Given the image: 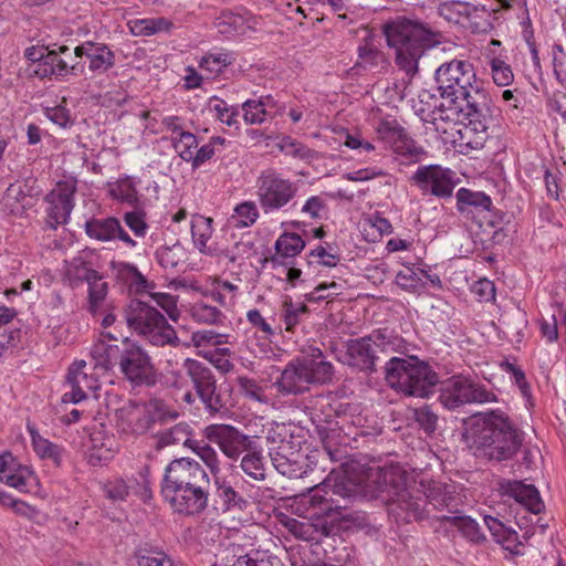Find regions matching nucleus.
I'll return each instance as SVG.
<instances>
[{
  "instance_id": "f257e3e1",
  "label": "nucleus",
  "mask_w": 566,
  "mask_h": 566,
  "mask_svg": "<svg viewBox=\"0 0 566 566\" xmlns=\"http://www.w3.org/2000/svg\"><path fill=\"white\" fill-rule=\"evenodd\" d=\"M371 481L378 484L379 499L388 505L389 514L397 520L410 522L427 517L441 521L444 510L454 515L460 499L453 484L430 482L408 484L406 472L400 467L379 468Z\"/></svg>"
},
{
  "instance_id": "f03ea898",
  "label": "nucleus",
  "mask_w": 566,
  "mask_h": 566,
  "mask_svg": "<svg viewBox=\"0 0 566 566\" xmlns=\"http://www.w3.org/2000/svg\"><path fill=\"white\" fill-rule=\"evenodd\" d=\"M464 437L483 457L497 462L511 459L522 446L521 434L499 411L472 416Z\"/></svg>"
},
{
  "instance_id": "7ed1b4c3",
  "label": "nucleus",
  "mask_w": 566,
  "mask_h": 566,
  "mask_svg": "<svg viewBox=\"0 0 566 566\" xmlns=\"http://www.w3.org/2000/svg\"><path fill=\"white\" fill-rule=\"evenodd\" d=\"M388 46L396 51V64L410 78L419 71L427 52L440 43L438 32L423 23L398 18L384 28Z\"/></svg>"
},
{
  "instance_id": "20e7f679",
  "label": "nucleus",
  "mask_w": 566,
  "mask_h": 566,
  "mask_svg": "<svg viewBox=\"0 0 566 566\" xmlns=\"http://www.w3.org/2000/svg\"><path fill=\"white\" fill-rule=\"evenodd\" d=\"M434 81L441 98L453 104L464 102L467 107L491 98L473 65L465 60L442 63L434 72Z\"/></svg>"
},
{
  "instance_id": "39448f33",
  "label": "nucleus",
  "mask_w": 566,
  "mask_h": 566,
  "mask_svg": "<svg viewBox=\"0 0 566 566\" xmlns=\"http://www.w3.org/2000/svg\"><path fill=\"white\" fill-rule=\"evenodd\" d=\"M332 378L333 365L326 361L321 349L316 348L310 356L291 360L273 386L282 396H297L307 391L311 385L326 384Z\"/></svg>"
},
{
  "instance_id": "423d86ee",
  "label": "nucleus",
  "mask_w": 566,
  "mask_h": 566,
  "mask_svg": "<svg viewBox=\"0 0 566 566\" xmlns=\"http://www.w3.org/2000/svg\"><path fill=\"white\" fill-rule=\"evenodd\" d=\"M386 380L407 397L427 398L439 382L438 374L416 357H391L386 364Z\"/></svg>"
},
{
  "instance_id": "0eeeda50",
  "label": "nucleus",
  "mask_w": 566,
  "mask_h": 566,
  "mask_svg": "<svg viewBox=\"0 0 566 566\" xmlns=\"http://www.w3.org/2000/svg\"><path fill=\"white\" fill-rule=\"evenodd\" d=\"M178 417L179 412L160 399L145 403L128 400L115 410L116 426L126 434H144L156 423L168 424Z\"/></svg>"
},
{
  "instance_id": "6e6552de",
  "label": "nucleus",
  "mask_w": 566,
  "mask_h": 566,
  "mask_svg": "<svg viewBox=\"0 0 566 566\" xmlns=\"http://www.w3.org/2000/svg\"><path fill=\"white\" fill-rule=\"evenodd\" d=\"M125 318L129 328L154 346L178 347L180 345L175 328L168 324L165 316L144 301H130L125 312Z\"/></svg>"
},
{
  "instance_id": "1a4fd4ad",
  "label": "nucleus",
  "mask_w": 566,
  "mask_h": 566,
  "mask_svg": "<svg viewBox=\"0 0 566 566\" xmlns=\"http://www.w3.org/2000/svg\"><path fill=\"white\" fill-rule=\"evenodd\" d=\"M492 98L465 107L467 123L457 129L458 138H453L461 153L482 149L489 138V128L494 120Z\"/></svg>"
},
{
  "instance_id": "9d476101",
  "label": "nucleus",
  "mask_w": 566,
  "mask_h": 566,
  "mask_svg": "<svg viewBox=\"0 0 566 566\" xmlns=\"http://www.w3.org/2000/svg\"><path fill=\"white\" fill-rule=\"evenodd\" d=\"M439 400L447 409L454 410L467 403L495 401L496 396L475 380L458 375L442 384Z\"/></svg>"
},
{
  "instance_id": "9b49d317",
  "label": "nucleus",
  "mask_w": 566,
  "mask_h": 566,
  "mask_svg": "<svg viewBox=\"0 0 566 566\" xmlns=\"http://www.w3.org/2000/svg\"><path fill=\"white\" fill-rule=\"evenodd\" d=\"M259 203L265 213L284 208L296 196L298 187L273 169L261 172L256 180Z\"/></svg>"
},
{
  "instance_id": "f8f14e48",
  "label": "nucleus",
  "mask_w": 566,
  "mask_h": 566,
  "mask_svg": "<svg viewBox=\"0 0 566 566\" xmlns=\"http://www.w3.org/2000/svg\"><path fill=\"white\" fill-rule=\"evenodd\" d=\"M394 350L392 342L384 334L376 333L370 336L352 339L347 343L344 363L360 371H373L379 354Z\"/></svg>"
},
{
  "instance_id": "ddd939ff",
  "label": "nucleus",
  "mask_w": 566,
  "mask_h": 566,
  "mask_svg": "<svg viewBox=\"0 0 566 566\" xmlns=\"http://www.w3.org/2000/svg\"><path fill=\"white\" fill-rule=\"evenodd\" d=\"M182 366L205 409L210 415H216L224 409L226 402L223 396L217 390V380L212 369L205 363L192 358H186Z\"/></svg>"
},
{
  "instance_id": "4468645a",
  "label": "nucleus",
  "mask_w": 566,
  "mask_h": 566,
  "mask_svg": "<svg viewBox=\"0 0 566 566\" xmlns=\"http://www.w3.org/2000/svg\"><path fill=\"white\" fill-rule=\"evenodd\" d=\"M376 472H371L365 484L354 483L350 480H340L333 485L324 483L322 486L315 489L312 495V503L326 505V510L332 509V504L335 503L336 507H342L338 500L335 496L343 497L344 500H355L357 497H365L368 500L379 499L378 484H375L371 479Z\"/></svg>"
},
{
  "instance_id": "2eb2a0df",
  "label": "nucleus",
  "mask_w": 566,
  "mask_h": 566,
  "mask_svg": "<svg viewBox=\"0 0 566 566\" xmlns=\"http://www.w3.org/2000/svg\"><path fill=\"white\" fill-rule=\"evenodd\" d=\"M119 370L133 386H153L156 382L155 369L150 357L139 345L126 343Z\"/></svg>"
},
{
  "instance_id": "dca6fc26",
  "label": "nucleus",
  "mask_w": 566,
  "mask_h": 566,
  "mask_svg": "<svg viewBox=\"0 0 566 566\" xmlns=\"http://www.w3.org/2000/svg\"><path fill=\"white\" fill-rule=\"evenodd\" d=\"M76 191V180L69 178L59 181L56 186L46 195V224L51 229L66 223L74 208V193Z\"/></svg>"
},
{
  "instance_id": "f3484780",
  "label": "nucleus",
  "mask_w": 566,
  "mask_h": 566,
  "mask_svg": "<svg viewBox=\"0 0 566 566\" xmlns=\"http://www.w3.org/2000/svg\"><path fill=\"white\" fill-rule=\"evenodd\" d=\"M454 172L437 165L420 166L411 180L422 190L439 198H450L457 185Z\"/></svg>"
},
{
  "instance_id": "a211bd4d",
  "label": "nucleus",
  "mask_w": 566,
  "mask_h": 566,
  "mask_svg": "<svg viewBox=\"0 0 566 566\" xmlns=\"http://www.w3.org/2000/svg\"><path fill=\"white\" fill-rule=\"evenodd\" d=\"M206 437L210 442L219 446L220 450L230 459H238L248 448L249 437L232 426L212 424L206 428Z\"/></svg>"
},
{
  "instance_id": "6ab92c4d",
  "label": "nucleus",
  "mask_w": 566,
  "mask_h": 566,
  "mask_svg": "<svg viewBox=\"0 0 566 566\" xmlns=\"http://www.w3.org/2000/svg\"><path fill=\"white\" fill-rule=\"evenodd\" d=\"M86 361L81 360L74 363L67 373L66 386L70 388L62 398L63 402L77 403L84 400L90 392H94L99 388L98 380L88 375L84 369Z\"/></svg>"
},
{
  "instance_id": "aec40b11",
  "label": "nucleus",
  "mask_w": 566,
  "mask_h": 566,
  "mask_svg": "<svg viewBox=\"0 0 566 566\" xmlns=\"http://www.w3.org/2000/svg\"><path fill=\"white\" fill-rule=\"evenodd\" d=\"M209 486L198 485L192 490L165 496L172 510L186 516L201 514L208 506Z\"/></svg>"
},
{
  "instance_id": "412c9836",
  "label": "nucleus",
  "mask_w": 566,
  "mask_h": 566,
  "mask_svg": "<svg viewBox=\"0 0 566 566\" xmlns=\"http://www.w3.org/2000/svg\"><path fill=\"white\" fill-rule=\"evenodd\" d=\"M210 483L206 470L195 460L176 459L166 468L163 483Z\"/></svg>"
},
{
  "instance_id": "4be33fe9",
  "label": "nucleus",
  "mask_w": 566,
  "mask_h": 566,
  "mask_svg": "<svg viewBox=\"0 0 566 566\" xmlns=\"http://www.w3.org/2000/svg\"><path fill=\"white\" fill-rule=\"evenodd\" d=\"M499 492L514 499L534 514L542 511L543 502L533 484H526L521 480H502L499 482Z\"/></svg>"
},
{
  "instance_id": "5701e85b",
  "label": "nucleus",
  "mask_w": 566,
  "mask_h": 566,
  "mask_svg": "<svg viewBox=\"0 0 566 566\" xmlns=\"http://www.w3.org/2000/svg\"><path fill=\"white\" fill-rule=\"evenodd\" d=\"M75 56L88 61V70L96 74H104L115 65V54L103 43L85 42L75 48Z\"/></svg>"
},
{
  "instance_id": "b1692460",
  "label": "nucleus",
  "mask_w": 566,
  "mask_h": 566,
  "mask_svg": "<svg viewBox=\"0 0 566 566\" xmlns=\"http://www.w3.org/2000/svg\"><path fill=\"white\" fill-rule=\"evenodd\" d=\"M86 234L98 241H109L119 239L129 247H135L136 242L120 227L116 218L93 219L85 224Z\"/></svg>"
},
{
  "instance_id": "393cba45",
  "label": "nucleus",
  "mask_w": 566,
  "mask_h": 566,
  "mask_svg": "<svg viewBox=\"0 0 566 566\" xmlns=\"http://www.w3.org/2000/svg\"><path fill=\"white\" fill-rule=\"evenodd\" d=\"M49 63L54 69V77L62 78L69 74L76 75L77 72L82 71V66L75 59V50L72 52L66 45H60L57 49L46 50Z\"/></svg>"
},
{
  "instance_id": "a878e982",
  "label": "nucleus",
  "mask_w": 566,
  "mask_h": 566,
  "mask_svg": "<svg viewBox=\"0 0 566 566\" xmlns=\"http://www.w3.org/2000/svg\"><path fill=\"white\" fill-rule=\"evenodd\" d=\"M438 12L447 21L461 24L480 17V13H486V10L469 2L446 1L439 4Z\"/></svg>"
},
{
  "instance_id": "bb28decb",
  "label": "nucleus",
  "mask_w": 566,
  "mask_h": 566,
  "mask_svg": "<svg viewBox=\"0 0 566 566\" xmlns=\"http://www.w3.org/2000/svg\"><path fill=\"white\" fill-rule=\"evenodd\" d=\"M124 347L112 344L105 339H98L91 348V357L94 360L95 368L105 371L112 370L116 365L119 366Z\"/></svg>"
},
{
  "instance_id": "cd10ccee",
  "label": "nucleus",
  "mask_w": 566,
  "mask_h": 566,
  "mask_svg": "<svg viewBox=\"0 0 566 566\" xmlns=\"http://www.w3.org/2000/svg\"><path fill=\"white\" fill-rule=\"evenodd\" d=\"M463 111L461 103L449 105L440 103L434 105L433 109L427 114L422 119L434 126L437 132L447 133L448 128L458 124L459 115Z\"/></svg>"
},
{
  "instance_id": "c85d7f7f",
  "label": "nucleus",
  "mask_w": 566,
  "mask_h": 566,
  "mask_svg": "<svg viewBox=\"0 0 566 566\" xmlns=\"http://www.w3.org/2000/svg\"><path fill=\"white\" fill-rule=\"evenodd\" d=\"M357 52L358 60L356 62V66L358 67L368 70L374 73H381L389 65L384 52L378 50L368 38H366L364 42L358 46Z\"/></svg>"
},
{
  "instance_id": "c756f323",
  "label": "nucleus",
  "mask_w": 566,
  "mask_h": 566,
  "mask_svg": "<svg viewBox=\"0 0 566 566\" xmlns=\"http://www.w3.org/2000/svg\"><path fill=\"white\" fill-rule=\"evenodd\" d=\"M103 490L112 501H125L130 494H139L143 492L145 497L150 496L146 481L140 485L134 479H115L104 484Z\"/></svg>"
},
{
  "instance_id": "7c9ffc66",
  "label": "nucleus",
  "mask_w": 566,
  "mask_h": 566,
  "mask_svg": "<svg viewBox=\"0 0 566 566\" xmlns=\"http://www.w3.org/2000/svg\"><path fill=\"white\" fill-rule=\"evenodd\" d=\"M3 209L13 216H23L32 206V197L27 195L19 184H11L2 199Z\"/></svg>"
},
{
  "instance_id": "2f4dec72",
  "label": "nucleus",
  "mask_w": 566,
  "mask_h": 566,
  "mask_svg": "<svg viewBox=\"0 0 566 566\" xmlns=\"http://www.w3.org/2000/svg\"><path fill=\"white\" fill-rule=\"evenodd\" d=\"M212 222V218L203 217L201 214H193L191 218L192 242L195 247L205 254L211 253V250L208 247V241L211 239L213 233Z\"/></svg>"
},
{
  "instance_id": "473e14b6",
  "label": "nucleus",
  "mask_w": 566,
  "mask_h": 566,
  "mask_svg": "<svg viewBox=\"0 0 566 566\" xmlns=\"http://www.w3.org/2000/svg\"><path fill=\"white\" fill-rule=\"evenodd\" d=\"M442 522L450 523L451 526L455 527L467 539L472 543H480L484 539V535L479 524L467 515L455 513L454 515L443 514L441 517Z\"/></svg>"
},
{
  "instance_id": "72a5a7b5",
  "label": "nucleus",
  "mask_w": 566,
  "mask_h": 566,
  "mask_svg": "<svg viewBox=\"0 0 566 566\" xmlns=\"http://www.w3.org/2000/svg\"><path fill=\"white\" fill-rule=\"evenodd\" d=\"M172 27V22L164 17L136 19L129 22L132 33L137 36H149L160 32H169Z\"/></svg>"
},
{
  "instance_id": "f704fd0d",
  "label": "nucleus",
  "mask_w": 566,
  "mask_h": 566,
  "mask_svg": "<svg viewBox=\"0 0 566 566\" xmlns=\"http://www.w3.org/2000/svg\"><path fill=\"white\" fill-rule=\"evenodd\" d=\"M191 434V427L187 422H178L175 426L160 431L157 434V444L160 448L182 443L189 448L195 440L189 437Z\"/></svg>"
},
{
  "instance_id": "c9c22d12",
  "label": "nucleus",
  "mask_w": 566,
  "mask_h": 566,
  "mask_svg": "<svg viewBox=\"0 0 566 566\" xmlns=\"http://www.w3.org/2000/svg\"><path fill=\"white\" fill-rule=\"evenodd\" d=\"M214 485L217 495L222 501L224 511L243 510L247 507L248 501L224 479L216 476Z\"/></svg>"
},
{
  "instance_id": "e433bc0d",
  "label": "nucleus",
  "mask_w": 566,
  "mask_h": 566,
  "mask_svg": "<svg viewBox=\"0 0 566 566\" xmlns=\"http://www.w3.org/2000/svg\"><path fill=\"white\" fill-rule=\"evenodd\" d=\"M96 273L98 272L92 269L90 262H87L83 255H77L66 261L65 276L72 284L93 280Z\"/></svg>"
},
{
  "instance_id": "4c0bfd02",
  "label": "nucleus",
  "mask_w": 566,
  "mask_h": 566,
  "mask_svg": "<svg viewBox=\"0 0 566 566\" xmlns=\"http://www.w3.org/2000/svg\"><path fill=\"white\" fill-rule=\"evenodd\" d=\"M134 557L137 566H174L172 560L166 553L148 547H138L134 553Z\"/></svg>"
},
{
  "instance_id": "58836bf2",
  "label": "nucleus",
  "mask_w": 566,
  "mask_h": 566,
  "mask_svg": "<svg viewBox=\"0 0 566 566\" xmlns=\"http://www.w3.org/2000/svg\"><path fill=\"white\" fill-rule=\"evenodd\" d=\"M240 468L253 481L261 482L266 478L263 458L258 452H249L241 459Z\"/></svg>"
},
{
  "instance_id": "ea45409f",
  "label": "nucleus",
  "mask_w": 566,
  "mask_h": 566,
  "mask_svg": "<svg viewBox=\"0 0 566 566\" xmlns=\"http://www.w3.org/2000/svg\"><path fill=\"white\" fill-rule=\"evenodd\" d=\"M214 27L219 33L227 36L243 33L244 31V19L239 14L232 12H222L214 20Z\"/></svg>"
},
{
  "instance_id": "a19ab883",
  "label": "nucleus",
  "mask_w": 566,
  "mask_h": 566,
  "mask_svg": "<svg viewBox=\"0 0 566 566\" xmlns=\"http://www.w3.org/2000/svg\"><path fill=\"white\" fill-rule=\"evenodd\" d=\"M189 448L202 460L216 478L220 472V461L217 451L209 443L197 440L189 444Z\"/></svg>"
},
{
  "instance_id": "79ce46f5",
  "label": "nucleus",
  "mask_w": 566,
  "mask_h": 566,
  "mask_svg": "<svg viewBox=\"0 0 566 566\" xmlns=\"http://www.w3.org/2000/svg\"><path fill=\"white\" fill-rule=\"evenodd\" d=\"M86 283L88 285V311L95 314L107 295L108 285L103 282V276L99 273H96L94 279Z\"/></svg>"
},
{
  "instance_id": "37998d69",
  "label": "nucleus",
  "mask_w": 566,
  "mask_h": 566,
  "mask_svg": "<svg viewBox=\"0 0 566 566\" xmlns=\"http://www.w3.org/2000/svg\"><path fill=\"white\" fill-rule=\"evenodd\" d=\"M458 208L464 210V206H473L483 210H490L492 205L491 198L483 192H474L465 188H461L457 192Z\"/></svg>"
},
{
  "instance_id": "c03bdc74",
  "label": "nucleus",
  "mask_w": 566,
  "mask_h": 566,
  "mask_svg": "<svg viewBox=\"0 0 566 566\" xmlns=\"http://www.w3.org/2000/svg\"><path fill=\"white\" fill-rule=\"evenodd\" d=\"M304 247L305 242L296 233H284L275 242V249L283 258L297 255Z\"/></svg>"
},
{
  "instance_id": "a18cd8bd",
  "label": "nucleus",
  "mask_w": 566,
  "mask_h": 566,
  "mask_svg": "<svg viewBox=\"0 0 566 566\" xmlns=\"http://www.w3.org/2000/svg\"><path fill=\"white\" fill-rule=\"evenodd\" d=\"M191 316L196 322L202 324H220L223 318L220 310L205 302H197L192 305Z\"/></svg>"
},
{
  "instance_id": "49530a36",
  "label": "nucleus",
  "mask_w": 566,
  "mask_h": 566,
  "mask_svg": "<svg viewBox=\"0 0 566 566\" xmlns=\"http://www.w3.org/2000/svg\"><path fill=\"white\" fill-rule=\"evenodd\" d=\"M238 386L240 392L248 399L268 405L270 399L265 395L264 388L254 379L248 377H239Z\"/></svg>"
},
{
  "instance_id": "de8ad7c7",
  "label": "nucleus",
  "mask_w": 566,
  "mask_h": 566,
  "mask_svg": "<svg viewBox=\"0 0 566 566\" xmlns=\"http://www.w3.org/2000/svg\"><path fill=\"white\" fill-rule=\"evenodd\" d=\"M287 449V446L269 447V455L271 458L273 467L282 475L293 476L296 474L294 463L283 453V450Z\"/></svg>"
},
{
  "instance_id": "09e8293b",
  "label": "nucleus",
  "mask_w": 566,
  "mask_h": 566,
  "mask_svg": "<svg viewBox=\"0 0 566 566\" xmlns=\"http://www.w3.org/2000/svg\"><path fill=\"white\" fill-rule=\"evenodd\" d=\"M259 218L256 205L253 201H244L234 208L231 219L239 227H250Z\"/></svg>"
},
{
  "instance_id": "8fccbe9b",
  "label": "nucleus",
  "mask_w": 566,
  "mask_h": 566,
  "mask_svg": "<svg viewBox=\"0 0 566 566\" xmlns=\"http://www.w3.org/2000/svg\"><path fill=\"white\" fill-rule=\"evenodd\" d=\"M198 147L197 137L189 132H180L179 137L174 139V148L179 156L190 161L193 158V149Z\"/></svg>"
},
{
  "instance_id": "3c124183",
  "label": "nucleus",
  "mask_w": 566,
  "mask_h": 566,
  "mask_svg": "<svg viewBox=\"0 0 566 566\" xmlns=\"http://www.w3.org/2000/svg\"><path fill=\"white\" fill-rule=\"evenodd\" d=\"M308 312L305 304H295L291 300L283 303V319L286 331L292 332L300 323L301 317Z\"/></svg>"
},
{
  "instance_id": "603ef678",
  "label": "nucleus",
  "mask_w": 566,
  "mask_h": 566,
  "mask_svg": "<svg viewBox=\"0 0 566 566\" xmlns=\"http://www.w3.org/2000/svg\"><path fill=\"white\" fill-rule=\"evenodd\" d=\"M265 106L266 103L262 99H248L244 102L242 105L244 120L249 124H262L268 114Z\"/></svg>"
},
{
  "instance_id": "864d4df0",
  "label": "nucleus",
  "mask_w": 566,
  "mask_h": 566,
  "mask_svg": "<svg viewBox=\"0 0 566 566\" xmlns=\"http://www.w3.org/2000/svg\"><path fill=\"white\" fill-rule=\"evenodd\" d=\"M490 64L492 77L496 85L507 86L513 82L512 69L505 61L500 57H493Z\"/></svg>"
},
{
  "instance_id": "5fc2aeb1",
  "label": "nucleus",
  "mask_w": 566,
  "mask_h": 566,
  "mask_svg": "<svg viewBox=\"0 0 566 566\" xmlns=\"http://www.w3.org/2000/svg\"><path fill=\"white\" fill-rule=\"evenodd\" d=\"M32 442L35 452L42 459H51L55 464H60L61 453L60 448L56 444H53L52 442L40 437L39 434H32Z\"/></svg>"
},
{
  "instance_id": "6e6d98bb",
  "label": "nucleus",
  "mask_w": 566,
  "mask_h": 566,
  "mask_svg": "<svg viewBox=\"0 0 566 566\" xmlns=\"http://www.w3.org/2000/svg\"><path fill=\"white\" fill-rule=\"evenodd\" d=\"M184 252L179 244L164 247L157 251L159 264L165 269H176L182 261Z\"/></svg>"
},
{
  "instance_id": "4d7b16f0",
  "label": "nucleus",
  "mask_w": 566,
  "mask_h": 566,
  "mask_svg": "<svg viewBox=\"0 0 566 566\" xmlns=\"http://www.w3.org/2000/svg\"><path fill=\"white\" fill-rule=\"evenodd\" d=\"M8 473L9 474L4 475L3 480L0 482H3L19 491L27 490L28 480L31 478V471L27 467L17 468L14 465Z\"/></svg>"
},
{
  "instance_id": "13d9d810",
  "label": "nucleus",
  "mask_w": 566,
  "mask_h": 566,
  "mask_svg": "<svg viewBox=\"0 0 566 566\" xmlns=\"http://www.w3.org/2000/svg\"><path fill=\"white\" fill-rule=\"evenodd\" d=\"M396 283L402 290L413 292L423 285L420 274L413 268H405L396 275Z\"/></svg>"
},
{
  "instance_id": "bf43d9fd",
  "label": "nucleus",
  "mask_w": 566,
  "mask_h": 566,
  "mask_svg": "<svg viewBox=\"0 0 566 566\" xmlns=\"http://www.w3.org/2000/svg\"><path fill=\"white\" fill-rule=\"evenodd\" d=\"M390 148L395 154L400 155L410 161L418 160L419 156L422 154V150L413 145V142L407 136L405 132Z\"/></svg>"
},
{
  "instance_id": "052dcab7",
  "label": "nucleus",
  "mask_w": 566,
  "mask_h": 566,
  "mask_svg": "<svg viewBox=\"0 0 566 566\" xmlns=\"http://www.w3.org/2000/svg\"><path fill=\"white\" fill-rule=\"evenodd\" d=\"M230 63L228 54H207L201 59L200 67L211 75H218Z\"/></svg>"
},
{
  "instance_id": "680f3d73",
  "label": "nucleus",
  "mask_w": 566,
  "mask_h": 566,
  "mask_svg": "<svg viewBox=\"0 0 566 566\" xmlns=\"http://www.w3.org/2000/svg\"><path fill=\"white\" fill-rule=\"evenodd\" d=\"M149 296L167 313L170 319L178 321L180 312L175 296L167 293H149Z\"/></svg>"
},
{
  "instance_id": "e2e57ef3",
  "label": "nucleus",
  "mask_w": 566,
  "mask_h": 566,
  "mask_svg": "<svg viewBox=\"0 0 566 566\" xmlns=\"http://www.w3.org/2000/svg\"><path fill=\"white\" fill-rule=\"evenodd\" d=\"M191 339L196 347L206 345L217 346L229 343L227 335L218 334L212 331L195 332L192 333Z\"/></svg>"
},
{
  "instance_id": "0e129e2a",
  "label": "nucleus",
  "mask_w": 566,
  "mask_h": 566,
  "mask_svg": "<svg viewBox=\"0 0 566 566\" xmlns=\"http://www.w3.org/2000/svg\"><path fill=\"white\" fill-rule=\"evenodd\" d=\"M484 522L490 532L494 537H496L497 542H509L512 539L516 533L510 528H507L500 520L496 517L485 515Z\"/></svg>"
},
{
  "instance_id": "69168bd1",
  "label": "nucleus",
  "mask_w": 566,
  "mask_h": 566,
  "mask_svg": "<svg viewBox=\"0 0 566 566\" xmlns=\"http://www.w3.org/2000/svg\"><path fill=\"white\" fill-rule=\"evenodd\" d=\"M403 128L399 125H392L389 122H381L377 127L378 138L391 147L402 136Z\"/></svg>"
},
{
  "instance_id": "338daca9",
  "label": "nucleus",
  "mask_w": 566,
  "mask_h": 566,
  "mask_svg": "<svg viewBox=\"0 0 566 566\" xmlns=\"http://www.w3.org/2000/svg\"><path fill=\"white\" fill-rule=\"evenodd\" d=\"M415 420L426 432L431 433L437 429L438 416L429 407L416 409Z\"/></svg>"
},
{
  "instance_id": "774afa93",
  "label": "nucleus",
  "mask_w": 566,
  "mask_h": 566,
  "mask_svg": "<svg viewBox=\"0 0 566 566\" xmlns=\"http://www.w3.org/2000/svg\"><path fill=\"white\" fill-rule=\"evenodd\" d=\"M113 441L111 439L107 442H103L99 447L93 444L91 452L87 455L88 463L92 465H98L107 462L112 458Z\"/></svg>"
}]
</instances>
